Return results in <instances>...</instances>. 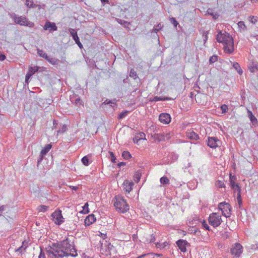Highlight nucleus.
<instances>
[{
  "label": "nucleus",
  "mask_w": 258,
  "mask_h": 258,
  "mask_svg": "<svg viewBox=\"0 0 258 258\" xmlns=\"http://www.w3.org/2000/svg\"><path fill=\"white\" fill-rule=\"evenodd\" d=\"M155 245L157 248L162 249L166 247L169 245V243L167 242H164L163 243L157 242L155 243Z\"/></svg>",
  "instance_id": "5701e85b"
},
{
  "label": "nucleus",
  "mask_w": 258,
  "mask_h": 258,
  "mask_svg": "<svg viewBox=\"0 0 258 258\" xmlns=\"http://www.w3.org/2000/svg\"><path fill=\"white\" fill-rule=\"evenodd\" d=\"M83 208L82 213L87 214L89 212V205L88 203H86Z\"/></svg>",
  "instance_id": "2f4dec72"
},
{
  "label": "nucleus",
  "mask_w": 258,
  "mask_h": 258,
  "mask_svg": "<svg viewBox=\"0 0 258 258\" xmlns=\"http://www.w3.org/2000/svg\"><path fill=\"white\" fill-rule=\"evenodd\" d=\"M6 59V56L4 54H0V60H4Z\"/></svg>",
  "instance_id": "052dcab7"
},
{
  "label": "nucleus",
  "mask_w": 258,
  "mask_h": 258,
  "mask_svg": "<svg viewBox=\"0 0 258 258\" xmlns=\"http://www.w3.org/2000/svg\"><path fill=\"white\" fill-rule=\"evenodd\" d=\"M237 25L238 26V27L242 30H245L246 29V26L244 24V23L243 21H240L237 23Z\"/></svg>",
  "instance_id": "58836bf2"
},
{
  "label": "nucleus",
  "mask_w": 258,
  "mask_h": 258,
  "mask_svg": "<svg viewBox=\"0 0 258 258\" xmlns=\"http://www.w3.org/2000/svg\"><path fill=\"white\" fill-rule=\"evenodd\" d=\"M134 183L132 181H130L128 180H125L123 182V189L127 193H130L133 189V186Z\"/></svg>",
  "instance_id": "4468645a"
},
{
  "label": "nucleus",
  "mask_w": 258,
  "mask_h": 258,
  "mask_svg": "<svg viewBox=\"0 0 258 258\" xmlns=\"http://www.w3.org/2000/svg\"><path fill=\"white\" fill-rule=\"evenodd\" d=\"M186 136L190 139L196 141L199 139V135L194 132L193 130H189V132L186 133Z\"/></svg>",
  "instance_id": "a211bd4d"
},
{
  "label": "nucleus",
  "mask_w": 258,
  "mask_h": 258,
  "mask_svg": "<svg viewBox=\"0 0 258 258\" xmlns=\"http://www.w3.org/2000/svg\"><path fill=\"white\" fill-rule=\"evenodd\" d=\"M171 21L174 24V26H176L177 25L178 23L174 18H172L171 19Z\"/></svg>",
  "instance_id": "13d9d810"
},
{
  "label": "nucleus",
  "mask_w": 258,
  "mask_h": 258,
  "mask_svg": "<svg viewBox=\"0 0 258 258\" xmlns=\"http://www.w3.org/2000/svg\"><path fill=\"white\" fill-rule=\"evenodd\" d=\"M218 56L216 55L212 56L209 59L210 63H213L217 60Z\"/></svg>",
  "instance_id": "ea45409f"
},
{
  "label": "nucleus",
  "mask_w": 258,
  "mask_h": 258,
  "mask_svg": "<svg viewBox=\"0 0 258 258\" xmlns=\"http://www.w3.org/2000/svg\"><path fill=\"white\" fill-rule=\"evenodd\" d=\"M160 183L163 185H167L169 184V180L166 176H163L160 179Z\"/></svg>",
  "instance_id": "a878e982"
},
{
  "label": "nucleus",
  "mask_w": 258,
  "mask_h": 258,
  "mask_svg": "<svg viewBox=\"0 0 258 258\" xmlns=\"http://www.w3.org/2000/svg\"><path fill=\"white\" fill-rule=\"evenodd\" d=\"M71 101L72 102H74L77 105L82 104V101L79 97H76L75 99H74V98H71Z\"/></svg>",
  "instance_id": "c756f323"
},
{
  "label": "nucleus",
  "mask_w": 258,
  "mask_h": 258,
  "mask_svg": "<svg viewBox=\"0 0 258 258\" xmlns=\"http://www.w3.org/2000/svg\"><path fill=\"white\" fill-rule=\"evenodd\" d=\"M218 209L221 211L222 215L226 218L230 217L232 208L230 205L225 202H221L218 205Z\"/></svg>",
  "instance_id": "20e7f679"
},
{
  "label": "nucleus",
  "mask_w": 258,
  "mask_h": 258,
  "mask_svg": "<svg viewBox=\"0 0 258 258\" xmlns=\"http://www.w3.org/2000/svg\"><path fill=\"white\" fill-rule=\"evenodd\" d=\"M128 111H124L121 113H120L119 114V116H118V118L119 119H122V118H124L127 115V114L128 113Z\"/></svg>",
  "instance_id": "a19ab883"
},
{
  "label": "nucleus",
  "mask_w": 258,
  "mask_h": 258,
  "mask_svg": "<svg viewBox=\"0 0 258 258\" xmlns=\"http://www.w3.org/2000/svg\"><path fill=\"white\" fill-rule=\"evenodd\" d=\"M43 29L45 30L49 29V32L51 33L54 31H56L57 27L54 23L46 21L43 26Z\"/></svg>",
  "instance_id": "9b49d317"
},
{
  "label": "nucleus",
  "mask_w": 258,
  "mask_h": 258,
  "mask_svg": "<svg viewBox=\"0 0 258 258\" xmlns=\"http://www.w3.org/2000/svg\"><path fill=\"white\" fill-rule=\"evenodd\" d=\"M5 206H2L0 207V215L3 213L4 211L5 210Z\"/></svg>",
  "instance_id": "bf43d9fd"
},
{
  "label": "nucleus",
  "mask_w": 258,
  "mask_h": 258,
  "mask_svg": "<svg viewBox=\"0 0 258 258\" xmlns=\"http://www.w3.org/2000/svg\"><path fill=\"white\" fill-rule=\"evenodd\" d=\"M218 42L224 45V51L228 53H231L234 51V43L232 37L227 32L219 31L216 36Z\"/></svg>",
  "instance_id": "f03ea898"
},
{
  "label": "nucleus",
  "mask_w": 258,
  "mask_h": 258,
  "mask_svg": "<svg viewBox=\"0 0 258 258\" xmlns=\"http://www.w3.org/2000/svg\"><path fill=\"white\" fill-rule=\"evenodd\" d=\"M54 223L57 225H60L64 221L61 211H55L51 215Z\"/></svg>",
  "instance_id": "0eeeda50"
},
{
  "label": "nucleus",
  "mask_w": 258,
  "mask_h": 258,
  "mask_svg": "<svg viewBox=\"0 0 258 258\" xmlns=\"http://www.w3.org/2000/svg\"><path fill=\"white\" fill-rule=\"evenodd\" d=\"M132 237H133V240L134 241H136L137 240V239H138V236L136 234L133 235Z\"/></svg>",
  "instance_id": "680f3d73"
},
{
  "label": "nucleus",
  "mask_w": 258,
  "mask_h": 258,
  "mask_svg": "<svg viewBox=\"0 0 258 258\" xmlns=\"http://www.w3.org/2000/svg\"><path fill=\"white\" fill-rule=\"evenodd\" d=\"M248 69L251 72H254L258 71V62L252 61L248 66Z\"/></svg>",
  "instance_id": "6ab92c4d"
},
{
  "label": "nucleus",
  "mask_w": 258,
  "mask_h": 258,
  "mask_svg": "<svg viewBox=\"0 0 258 258\" xmlns=\"http://www.w3.org/2000/svg\"><path fill=\"white\" fill-rule=\"evenodd\" d=\"M37 54L38 55H39L40 57H42L45 58V59H47L48 55H47L46 53L44 52V51L42 50H41V49L38 48L37 49Z\"/></svg>",
  "instance_id": "bb28decb"
},
{
  "label": "nucleus",
  "mask_w": 258,
  "mask_h": 258,
  "mask_svg": "<svg viewBox=\"0 0 258 258\" xmlns=\"http://www.w3.org/2000/svg\"><path fill=\"white\" fill-rule=\"evenodd\" d=\"M14 19L16 23L20 25L29 26L30 27H33L34 26V24L32 22L29 21L25 17H15Z\"/></svg>",
  "instance_id": "423d86ee"
},
{
  "label": "nucleus",
  "mask_w": 258,
  "mask_h": 258,
  "mask_svg": "<svg viewBox=\"0 0 258 258\" xmlns=\"http://www.w3.org/2000/svg\"><path fill=\"white\" fill-rule=\"evenodd\" d=\"M155 240H156L155 236L153 234H152L150 235L149 238H147L146 241L148 243H152V242H154L155 241Z\"/></svg>",
  "instance_id": "e433bc0d"
},
{
  "label": "nucleus",
  "mask_w": 258,
  "mask_h": 258,
  "mask_svg": "<svg viewBox=\"0 0 258 258\" xmlns=\"http://www.w3.org/2000/svg\"><path fill=\"white\" fill-rule=\"evenodd\" d=\"M208 31H205L203 33V36H204V43H205L207 40H208Z\"/></svg>",
  "instance_id": "3c124183"
},
{
  "label": "nucleus",
  "mask_w": 258,
  "mask_h": 258,
  "mask_svg": "<svg viewBox=\"0 0 258 258\" xmlns=\"http://www.w3.org/2000/svg\"><path fill=\"white\" fill-rule=\"evenodd\" d=\"M44 157V156H42L41 155V154H40L39 159H38V161H37V165H38L42 162Z\"/></svg>",
  "instance_id": "6e6d98bb"
},
{
  "label": "nucleus",
  "mask_w": 258,
  "mask_h": 258,
  "mask_svg": "<svg viewBox=\"0 0 258 258\" xmlns=\"http://www.w3.org/2000/svg\"><path fill=\"white\" fill-rule=\"evenodd\" d=\"M242 245L239 243H236L235 244L234 246L231 248V253L233 255L236 257H238L242 253Z\"/></svg>",
  "instance_id": "6e6552de"
},
{
  "label": "nucleus",
  "mask_w": 258,
  "mask_h": 258,
  "mask_svg": "<svg viewBox=\"0 0 258 258\" xmlns=\"http://www.w3.org/2000/svg\"><path fill=\"white\" fill-rule=\"evenodd\" d=\"M117 211L121 213L127 212L130 209V206L126 200L121 195L115 196L112 201Z\"/></svg>",
  "instance_id": "7ed1b4c3"
},
{
  "label": "nucleus",
  "mask_w": 258,
  "mask_h": 258,
  "mask_svg": "<svg viewBox=\"0 0 258 258\" xmlns=\"http://www.w3.org/2000/svg\"><path fill=\"white\" fill-rule=\"evenodd\" d=\"M96 218L93 214L88 215L85 219L84 223L85 226H90L96 221Z\"/></svg>",
  "instance_id": "dca6fc26"
},
{
  "label": "nucleus",
  "mask_w": 258,
  "mask_h": 258,
  "mask_svg": "<svg viewBox=\"0 0 258 258\" xmlns=\"http://www.w3.org/2000/svg\"><path fill=\"white\" fill-rule=\"evenodd\" d=\"M70 188L74 190H77L78 187L77 186H70Z\"/></svg>",
  "instance_id": "69168bd1"
},
{
  "label": "nucleus",
  "mask_w": 258,
  "mask_h": 258,
  "mask_svg": "<svg viewBox=\"0 0 258 258\" xmlns=\"http://www.w3.org/2000/svg\"><path fill=\"white\" fill-rule=\"evenodd\" d=\"M130 76L132 78H133L134 79H136L137 78V75L136 72L134 70H131L130 73Z\"/></svg>",
  "instance_id": "49530a36"
},
{
  "label": "nucleus",
  "mask_w": 258,
  "mask_h": 258,
  "mask_svg": "<svg viewBox=\"0 0 258 258\" xmlns=\"http://www.w3.org/2000/svg\"><path fill=\"white\" fill-rule=\"evenodd\" d=\"M237 203H238L239 207H240L242 205V203L241 194H237Z\"/></svg>",
  "instance_id": "a18cd8bd"
},
{
  "label": "nucleus",
  "mask_w": 258,
  "mask_h": 258,
  "mask_svg": "<svg viewBox=\"0 0 258 258\" xmlns=\"http://www.w3.org/2000/svg\"><path fill=\"white\" fill-rule=\"evenodd\" d=\"M27 247V243L25 242H23L22 246L17 248V249H16L15 251L19 252L20 253L22 254L23 252L25 251Z\"/></svg>",
  "instance_id": "4be33fe9"
},
{
  "label": "nucleus",
  "mask_w": 258,
  "mask_h": 258,
  "mask_svg": "<svg viewBox=\"0 0 258 258\" xmlns=\"http://www.w3.org/2000/svg\"><path fill=\"white\" fill-rule=\"evenodd\" d=\"M159 119L161 122L164 124H168L171 121L170 115L168 113H161L159 117Z\"/></svg>",
  "instance_id": "f8f14e48"
},
{
  "label": "nucleus",
  "mask_w": 258,
  "mask_h": 258,
  "mask_svg": "<svg viewBox=\"0 0 258 258\" xmlns=\"http://www.w3.org/2000/svg\"><path fill=\"white\" fill-rule=\"evenodd\" d=\"M105 104H108L109 103H112V101L109 100L107 101V100L104 102Z\"/></svg>",
  "instance_id": "774afa93"
},
{
  "label": "nucleus",
  "mask_w": 258,
  "mask_h": 258,
  "mask_svg": "<svg viewBox=\"0 0 258 258\" xmlns=\"http://www.w3.org/2000/svg\"><path fill=\"white\" fill-rule=\"evenodd\" d=\"M148 255L149 256H153V258H155V256H162V254H157V253H153V252H151V253H147Z\"/></svg>",
  "instance_id": "864d4df0"
},
{
  "label": "nucleus",
  "mask_w": 258,
  "mask_h": 258,
  "mask_svg": "<svg viewBox=\"0 0 258 258\" xmlns=\"http://www.w3.org/2000/svg\"><path fill=\"white\" fill-rule=\"evenodd\" d=\"M48 209V207L45 206V205H40L38 207L37 210L39 212H45L47 211V210Z\"/></svg>",
  "instance_id": "c85d7f7f"
},
{
  "label": "nucleus",
  "mask_w": 258,
  "mask_h": 258,
  "mask_svg": "<svg viewBox=\"0 0 258 258\" xmlns=\"http://www.w3.org/2000/svg\"><path fill=\"white\" fill-rule=\"evenodd\" d=\"M52 147L51 144L46 145L44 148L41 150L40 154L42 156H45L46 154L49 151Z\"/></svg>",
  "instance_id": "412c9836"
},
{
  "label": "nucleus",
  "mask_w": 258,
  "mask_h": 258,
  "mask_svg": "<svg viewBox=\"0 0 258 258\" xmlns=\"http://www.w3.org/2000/svg\"><path fill=\"white\" fill-rule=\"evenodd\" d=\"M69 31L75 42L78 44L80 48H82L83 47V45L80 41L77 31L73 28H69Z\"/></svg>",
  "instance_id": "1a4fd4ad"
},
{
  "label": "nucleus",
  "mask_w": 258,
  "mask_h": 258,
  "mask_svg": "<svg viewBox=\"0 0 258 258\" xmlns=\"http://www.w3.org/2000/svg\"><path fill=\"white\" fill-rule=\"evenodd\" d=\"M233 67L237 71L239 75H241L242 73V70L241 69L238 63L234 62L233 63Z\"/></svg>",
  "instance_id": "393cba45"
},
{
  "label": "nucleus",
  "mask_w": 258,
  "mask_h": 258,
  "mask_svg": "<svg viewBox=\"0 0 258 258\" xmlns=\"http://www.w3.org/2000/svg\"><path fill=\"white\" fill-rule=\"evenodd\" d=\"M169 100H170V98L168 97H158L156 96L154 97L152 101L157 102L159 101H166Z\"/></svg>",
  "instance_id": "b1692460"
},
{
  "label": "nucleus",
  "mask_w": 258,
  "mask_h": 258,
  "mask_svg": "<svg viewBox=\"0 0 258 258\" xmlns=\"http://www.w3.org/2000/svg\"><path fill=\"white\" fill-rule=\"evenodd\" d=\"M142 140H146V135L144 133L140 132L137 133L133 138L134 143L138 144L139 141Z\"/></svg>",
  "instance_id": "f3484780"
},
{
  "label": "nucleus",
  "mask_w": 258,
  "mask_h": 258,
  "mask_svg": "<svg viewBox=\"0 0 258 258\" xmlns=\"http://www.w3.org/2000/svg\"><path fill=\"white\" fill-rule=\"evenodd\" d=\"M176 244L179 249L182 252H185L186 250V245L188 244V243L185 240L180 239L178 240L176 242Z\"/></svg>",
  "instance_id": "2eb2a0df"
},
{
  "label": "nucleus",
  "mask_w": 258,
  "mask_h": 258,
  "mask_svg": "<svg viewBox=\"0 0 258 258\" xmlns=\"http://www.w3.org/2000/svg\"><path fill=\"white\" fill-rule=\"evenodd\" d=\"M216 185L219 188H222L224 186V183L222 181L218 180L216 182Z\"/></svg>",
  "instance_id": "37998d69"
},
{
  "label": "nucleus",
  "mask_w": 258,
  "mask_h": 258,
  "mask_svg": "<svg viewBox=\"0 0 258 258\" xmlns=\"http://www.w3.org/2000/svg\"><path fill=\"white\" fill-rule=\"evenodd\" d=\"M257 17L253 16H250L249 17V21H250V22L251 23H253V24L256 23V22H257Z\"/></svg>",
  "instance_id": "79ce46f5"
},
{
  "label": "nucleus",
  "mask_w": 258,
  "mask_h": 258,
  "mask_svg": "<svg viewBox=\"0 0 258 258\" xmlns=\"http://www.w3.org/2000/svg\"><path fill=\"white\" fill-rule=\"evenodd\" d=\"M48 62L52 64H55L57 62V60L54 58H50L48 56H47V59H46Z\"/></svg>",
  "instance_id": "4c0bfd02"
},
{
  "label": "nucleus",
  "mask_w": 258,
  "mask_h": 258,
  "mask_svg": "<svg viewBox=\"0 0 258 258\" xmlns=\"http://www.w3.org/2000/svg\"><path fill=\"white\" fill-rule=\"evenodd\" d=\"M38 258H45L44 252L41 250Z\"/></svg>",
  "instance_id": "4d7b16f0"
},
{
  "label": "nucleus",
  "mask_w": 258,
  "mask_h": 258,
  "mask_svg": "<svg viewBox=\"0 0 258 258\" xmlns=\"http://www.w3.org/2000/svg\"><path fill=\"white\" fill-rule=\"evenodd\" d=\"M234 178V176L231 177V175H230V185L232 187L234 186V185H236L237 184L235 183V182L233 180L232 178Z\"/></svg>",
  "instance_id": "5fc2aeb1"
},
{
  "label": "nucleus",
  "mask_w": 258,
  "mask_h": 258,
  "mask_svg": "<svg viewBox=\"0 0 258 258\" xmlns=\"http://www.w3.org/2000/svg\"><path fill=\"white\" fill-rule=\"evenodd\" d=\"M122 157L125 160H128L132 157L131 154L128 151H123L122 153Z\"/></svg>",
  "instance_id": "cd10ccee"
},
{
  "label": "nucleus",
  "mask_w": 258,
  "mask_h": 258,
  "mask_svg": "<svg viewBox=\"0 0 258 258\" xmlns=\"http://www.w3.org/2000/svg\"><path fill=\"white\" fill-rule=\"evenodd\" d=\"M221 110H222V113H225L228 109L227 106L225 104H223L221 107Z\"/></svg>",
  "instance_id": "8fccbe9b"
},
{
  "label": "nucleus",
  "mask_w": 258,
  "mask_h": 258,
  "mask_svg": "<svg viewBox=\"0 0 258 258\" xmlns=\"http://www.w3.org/2000/svg\"><path fill=\"white\" fill-rule=\"evenodd\" d=\"M247 114H248V116L252 124L253 125H255V124H256L257 123V120L256 118V117L253 115L251 111H250V110H248Z\"/></svg>",
  "instance_id": "aec40b11"
},
{
  "label": "nucleus",
  "mask_w": 258,
  "mask_h": 258,
  "mask_svg": "<svg viewBox=\"0 0 258 258\" xmlns=\"http://www.w3.org/2000/svg\"><path fill=\"white\" fill-rule=\"evenodd\" d=\"M250 38H255L256 40H258V35H251L250 36Z\"/></svg>",
  "instance_id": "0e129e2a"
},
{
  "label": "nucleus",
  "mask_w": 258,
  "mask_h": 258,
  "mask_svg": "<svg viewBox=\"0 0 258 258\" xmlns=\"http://www.w3.org/2000/svg\"><path fill=\"white\" fill-rule=\"evenodd\" d=\"M232 188L235 192H237V194H241V189L238 184L234 185Z\"/></svg>",
  "instance_id": "f704fd0d"
},
{
  "label": "nucleus",
  "mask_w": 258,
  "mask_h": 258,
  "mask_svg": "<svg viewBox=\"0 0 258 258\" xmlns=\"http://www.w3.org/2000/svg\"><path fill=\"white\" fill-rule=\"evenodd\" d=\"M82 163L85 166H88L89 165V158L88 156H85L83 157L81 160Z\"/></svg>",
  "instance_id": "473e14b6"
},
{
  "label": "nucleus",
  "mask_w": 258,
  "mask_h": 258,
  "mask_svg": "<svg viewBox=\"0 0 258 258\" xmlns=\"http://www.w3.org/2000/svg\"><path fill=\"white\" fill-rule=\"evenodd\" d=\"M220 141L215 137H209L207 141V145L211 148H216L218 146Z\"/></svg>",
  "instance_id": "9d476101"
},
{
  "label": "nucleus",
  "mask_w": 258,
  "mask_h": 258,
  "mask_svg": "<svg viewBox=\"0 0 258 258\" xmlns=\"http://www.w3.org/2000/svg\"><path fill=\"white\" fill-rule=\"evenodd\" d=\"M125 165V163L124 162H119L118 164V166L119 167H120L121 166H124Z\"/></svg>",
  "instance_id": "e2e57ef3"
},
{
  "label": "nucleus",
  "mask_w": 258,
  "mask_h": 258,
  "mask_svg": "<svg viewBox=\"0 0 258 258\" xmlns=\"http://www.w3.org/2000/svg\"><path fill=\"white\" fill-rule=\"evenodd\" d=\"M48 258H66L68 256H76L78 254L74 245L68 239L63 240L60 244L52 243L47 249Z\"/></svg>",
  "instance_id": "f257e3e1"
},
{
  "label": "nucleus",
  "mask_w": 258,
  "mask_h": 258,
  "mask_svg": "<svg viewBox=\"0 0 258 258\" xmlns=\"http://www.w3.org/2000/svg\"><path fill=\"white\" fill-rule=\"evenodd\" d=\"M33 0H26V5L29 8L33 7Z\"/></svg>",
  "instance_id": "de8ad7c7"
},
{
  "label": "nucleus",
  "mask_w": 258,
  "mask_h": 258,
  "mask_svg": "<svg viewBox=\"0 0 258 258\" xmlns=\"http://www.w3.org/2000/svg\"><path fill=\"white\" fill-rule=\"evenodd\" d=\"M155 138L158 141L164 140L163 136L159 134H155Z\"/></svg>",
  "instance_id": "c03bdc74"
},
{
  "label": "nucleus",
  "mask_w": 258,
  "mask_h": 258,
  "mask_svg": "<svg viewBox=\"0 0 258 258\" xmlns=\"http://www.w3.org/2000/svg\"><path fill=\"white\" fill-rule=\"evenodd\" d=\"M202 226L205 228L206 230H210V227L205 221H204L202 223Z\"/></svg>",
  "instance_id": "09e8293b"
},
{
  "label": "nucleus",
  "mask_w": 258,
  "mask_h": 258,
  "mask_svg": "<svg viewBox=\"0 0 258 258\" xmlns=\"http://www.w3.org/2000/svg\"><path fill=\"white\" fill-rule=\"evenodd\" d=\"M209 223L214 227H218L222 221L221 216L217 213L211 214L209 217Z\"/></svg>",
  "instance_id": "39448f33"
},
{
  "label": "nucleus",
  "mask_w": 258,
  "mask_h": 258,
  "mask_svg": "<svg viewBox=\"0 0 258 258\" xmlns=\"http://www.w3.org/2000/svg\"><path fill=\"white\" fill-rule=\"evenodd\" d=\"M212 11V9H209L207 11V12L209 14L211 15L214 19H217L219 16L218 14L217 13H214Z\"/></svg>",
  "instance_id": "c9c22d12"
},
{
  "label": "nucleus",
  "mask_w": 258,
  "mask_h": 258,
  "mask_svg": "<svg viewBox=\"0 0 258 258\" xmlns=\"http://www.w3.org/2000/svg\"><path fill=\"white\" fill-rule=\"evenodd\" d=\"M141 173L139 171L136 172L134 175V180L135 181L138 183L141 179Z\"/></svg>",
  "instance_id": "7c9ffc66"
},
{
  "label": "nucleus",
  "mask_w": 258,
  "mask_h": 258,
  "mask_svg": "<svg viewBox=\"0 0 258 258\" xmlns=\"http://www.w3.org/2000/svg\"><path fill=\"white\" fill-rule=\"evenodd\" d=\"M163 27V25L161 24V23L158 24L156 27H154L153 31L157 33L159 30H160Z\"/></svg>",
  "instance_id": "72a5a7b5"
},
{
  "label": "nucleus",
  "mask_w": 258,
  "mask_h": 258,
  "mask_svg": "<svg viewBox=\"0 0 258 258\" xmlns=\"http://www.w3.org/2000/svg\"><path fill=\"white\" fill-rule=\"evenodd\" d=\"M146 255H148L147 253V254H146V253L145 254H143L139 256L137 258H143V257H145Z\"/></svg>",
  "instance_id": "338daca9"
},
{
  "label": "nucleus",
  "mask_w": 258,
  "mask_h": 258,
  "mask_svg": "<svg viewBox=\"0 0 258 258\" xmlns=\"http://www.w3.org/2000/svg\"><path fill=\"white\" fill-rule=\"evenodd\" d=\"M39 70V67L37 66L36 67H31L29 68V70L28 73L26 75L25 82L26 83L28 82V80L29 78L36 72H37Z\"/></svg>",
  "instance_id": "ddd939ff"
},
{
  "label": "nucleus",
  "mask_w": 258,
  "mask_h": 258,
  "mask_svg": "<svg viewBox=\"0 0 258 258\" xmlns=\"http://www.w3.org/2000/svg\"><path fill=\"white\" fill-rule=\"evenodd\" d=\"M110 156H111V162H113V163H115V162L116 158H115L114 155L113 154V152H110Z\"/></svg>",
  "instance_id": "603ef678"
}]
</instances>
